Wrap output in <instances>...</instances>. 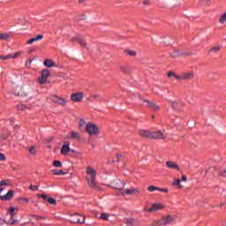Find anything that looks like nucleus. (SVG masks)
Wrapping results in <instances>:
<instances>
[{
	"label": "nucleus",
	"instance_id": "nucleus-1",
	"mask_svg": "<svg viewBox=\"0 0 226 226\" xmlns=\"http://www.w3.org/2000/svg\"><path fill=\"white\" fill-rule=\"evenodd\" d=\"M86 180L87 181V185L90 188H93V190H100V185L96 183V171L91 166L87 168Z\"/></svg>",
	"mask_w": 226,
	"mask_h": 226
},
{
	"label": "nucleus",
	"instance_id": "nucleus-2",
	"mask_svg": "<svg viewBox=\"0 0 226 226\" xmlns=\"http://www.w3.org/2000/svg\"><path fill=\"white\" fill-rule=\"evenodd\" d=\"M70 222L72 223H86V216L79 215V214H74L71 216Z\"/></svg>",
	"mask_w": 226,
	"mask_h": 226
},
{
	"label": "nucleus",
	"instance_id": "nucleus-3",
	"mask_svg": "<svg viewBox=\"0 0 226 226\" xmlns=\"http://www.w3.org/2000/svg\"><path fill=\"white\" fill-rule=\"evenodd\" d=\"M7 215H10V216H11V219L8 220L7 222H5V223H7V225H15V223H19L18 220L13 219V217L15 216V207H11L8 209Z\"/></svg>",
	"mask_w": 226,
	"mask_h": 226
},
{
	"label": "nucleus",
	"instance_id": "nucleus-4",
	"mask_svg": "<svg viewBox=\"0 0 226 226\" xmlns=\"http://www.w3.org/2000/svg\"><path fill=\"white\" fill-rule=\"evenodd\" d=\"M85 131L89 135H96L98 133V127L94 124L88 123L86 125Z\"/></svg>",
	"mask_w": 226,
	"mask_h": 226
},
{
	"label": "nucleus",
	"instance_id": "nucleus-5",
	"mask_svg": "<svg viewBox=\"0 0 226 226\" xmlns=\"http://www.w3.org/2000/svg\"><path fill=\"white\" fill-rule=\"evenodd\" d=\"M175 221H176V217L172 215H168L159 220L157 222V225H169L170 223H174Z\"/></svg>",
	"mask_w": 226,
	"mask_h": 226
},
{
	"label": "nucleus",
	"instance_id": "nucleus-6",
	"mask_svg": "<svg viewBox=\"0 0 226 226\" xmlns=\"http://www.w3.org/2000/svg\"><path fill=\"white\" fill-rule=\"evenodd\" d=\"M159 209H163V205L160 203H154L150 208H143L146 213H154V211H159Z\"/></svg>",
	"mask_w": 226,
	"mask_h": 226
},
{
	"label": "nucleus",
	"instance_id": "nucleus-7",
	"mask_svg": "<svg viewBox=\"0 0 226 226\" xmlns=\"http://www.w3.org/2000/svg\"><path fill=\"white\" fill-rule=\"evenodd\" d=\"M21 55H22V52L19 51V52H15V53H11L6 56H0V59H3V61H6L8 59H17V58L20 57Z\"/></svg>",
	"mask_w": 226,
	"mask_h": 226
},
{
	"label": "nucleus",
	"instance_id": "nucleus-8",
	"mask_svg": "<svg viewBox=\"0 0 226 226\" xmlns=\"http://www.w3.org/2000/svg\"><path fill=\"white\" fill-rule=\"evenodd\" d=\"M124 185V182L121 180H115L111 183V188H114V190H123Z\"/></svg>",
	"mask_w": 226,
	"mask_h": 226
},
{
	"label": "nucleus",
	"instance_id": "nucleus-9",
	"mask_svg": "<svg viewBox=\"0 0 226 226\" xmlns=\"http://www.w3.org/2000/svg\"><path fill=\"white\" fill-rule=\"evenodd\" d=\"M84 94L82 92H78L71 95V100L72 102H82Z\"/></svg>",
	"mask_w": 226,
	"mask_h": 226
},
{
	"label": "nucleus",
	"instance_id": "nucleus-10",
	"mask_svg": "<svg viewBox=\"0 0 226 226\" xmlns=\"http://www.w3.org/2000/svg\"><path fill=\"white\" fill-rule=\"evenodd\" d=\"M151 139H165V134L162 131L151 132Z\"/></svg>",
	"mask_w": 226,
	"mask_h": 226
},
{
	"label": "nucleus",
	"instance_id": "nucleus-11",
	"mask_svg": "<svg viewBox=\"0 0 226 226\" xmlns=\"http://www.w3.org/2000/svg\"><path fill=\"white\" fill-rule=\"evenodd\" d=\"M145 107H148L149 109H152V110H160V106L156 105L154 102L144 100Z\"/></svg>",
	"mask_w": 226,
	"mask_h": 226
},
{
	"label": "nucleus",
	"instance_id": "nucleus-12",
	"mask_svg": "<svg viewBox=\"0 0 226 226\" xmlns=\"http://www.w3.org/2000/svg\"><path fill=\"white\" fill-rule=\"evenodd\" d=\"M166 167L167 169H172L178 171L181 170V169L179 168V165L172 161H167Z\"/></svg>",
	"mask_w": 226,
	"mask_h": 226
},
{
	"label": "nucleus",
	"instance_id": "nucleus-13",
	"mask_svg": "<svg viewBox=\"0 0 226 226\" xmlns=\"http://www.w3.org/2000/svg\"><path fill=\"white\" fill-rule=\"evenodd\" d=\"M71 151H72V149L70 148V143H69V141H67V142H65L64 145L62 146L61 154L66 155Z\"/></svg>",
	"mask_w": 226,
	"mask_h": 226
},
{
	"label": "nucleus",
	"instance_id": "nucleus-14",
	"mask_svg": "<svg viewBox=\"0 0 226 226\" xmlns=\"http://www.w3.org/2000/svg\"><path fill=\"white\" fill-rule=\"evenodd\" d=\"M72 41H78V43H79V45H81L83 49H86V47H87V43L86 42V41L79 36L72 37Z\"/></svg>",
	"mask_w": 226,
	"mask_h": 226
},
{
	"label": "nucleus",
	"instance_id": "nucleus-15",
	"mask_svg": "<svg viewBox=\"0 0 226 226\" xmlns=\"http://www.w3.org/2000/svg\"><path fill=\"white\" fill-rule=\"evenodd\" d=\"M126 195H140V190L132 187L131 189H127L125 191Z\"/></svg>",
	"mask_w": 226,
	"mask_h": 226
},
{
	"label": "nucleus",
	"instance_id": "nucleus-16",
	"mask_svg": "<svg viewBox=\"0 0 226 226\" xmlns=\"http://www.w3.org/2000/svg\"><path fill=\"white\" fill-rule=\"evenodd\" d=\"M193 79V72H184L180 75V80H192Z\"/></svg>",
	"mask_w": 226,
	"mask_h": 226
},
{
	"label": "nucleus",
	"instance_id": "nucleus-17",
	"mask_svg": "<svg viewBox=\"0 0 226 226\" xmlns=\"http://www.w3.org/2000/svg\"><path fill=\"white\" fill-rule=\"evenodd\" d=\"M44 66L47 68H57V64H56V63L50 59H46L44 61Z\"/></svg>",
	"mask_w": 226,
	"mask_h": 226
},
{
	"label": "nucleus",
	"instance_id": "nucleus-18",
	"mask_svg": "<svg viewBox=\"0 0 226 226\" xmlns=\"http://www.w3.org/2000/svg\"><path fill=\"white\" fill-rule=\"evenodd\" d=\"M40 40H43V35L39 34L36 37L31 38L30 40L26 41V43L28 45H32V43H34V41H40Z\"/></svg>",
	"mask_w": 226,
	"mask_h": 226
},
{
	"label": "nucleus",
	"instance_id": "nucleus-19",
	"mask_svg": "<svg viewBox=\"0 0 226 226\" xmlns=\"http://www.w3.org/2000/svg\"><path fill=\"white\" fill-rule=\"evenodd\" d=\"M139 135L140 137H143V139H151V132L146 131V130H141L139 131Z\"/></svg>",
	"mask_w": 226,
	"mask_h": 226
},
{
	"label": "nucleus",
	"instance_id": "nucleus-20",
	"mask_svg": "<svg viewBox=\"0 0 226 226\" xmlns=\"http://www.w3.org/2000/svg\"><path fill=\"white\" fill-rule=\"evenodd\" d=\"M13 197V191L10 190L6 194L0 196L1 200H10Z\"/></svg>",
	"mask_w": 226,
	"mask_h": 226
},
{
	"label": "nucleus",
	"instance_id": "nucleus-21",
	"mask_svg": "<svg viewBox=\"0 0 226 226\" xmlns=\"http://www.w3.org/2000/svg\"><path fill=\"white\" fill-rule=\"evenodd\" d=\"M66 139H80V133L78 132L72 131L70 132V135L66 137Z\"/></svg>",
	"mask_w": 226,
	"mask_h": 226
},
{
	"label": "nucleus",
	"instance_id": "nucleus-22",
	"mask_svg": "<svg viewBox=\"0 0 226 226\" xmlns=\"http://www.w3.org/2000/svg\"><path fill=\"white\" fill-rule=\"evenodd\" d=\"M168 77H174L177 80H181V75H177L175 72H168Z\"/></svg>",
	"mask_w": 226,
	"mask_h": 226
},
{
	"label": "nucleus",
	"instance_id": "nucleus-23",
	"mask_svg": "<svg viewBox=\"0 0 226 226\" xmlns=\"http://www.w3.org/2000/svg\"><path fill=\"white\" fill-rule=\"evenodd\" d=\"M53 174H55V176H64V171H63V170H53Z\"/></svg>",
	"mask_w": 226,
	"mask_h": 226
},
{
	"label": "nucleus",
	"instance_id": "nucleus-24",
	"mask_svg": "<svg viewBox=\"0 0 226 226\" xmlns=\"http://www.w3.org/2000/svg\"><path fill=\"white\" fill-rule=\"evenodd\" d=\"M110 216V215L107 214V213H102L101 214V220H104L105 222L109 221V217Z\"/></svg>",
	"mask_w": 226,
	"mask_h": 226
},
{
	"label": "nucleus",
	"instance_id": "nucleus-25",
	"mask_svg": "<svg viewBox=\"0 0 226 226\" xmlns=\"http://www.w3.org/2000/svg\"><path fill=\"white\" fill-rule=\"evenodd\" d=\"M56 103L58 105H66V100H64V98H61V97H58L57 101H56Z\"/></svg>",
	"mask_w": 226,
	"mask_h": 226
},
{
	"label": "nucleus",
	"instance_id": "nucleus-26",
	"mask_svg": "<svg viewBox=\"0 0 226 226\" xmlns=\"http://www.w3.org/2000/svg\"><path fill=\"white\" fill-rule=\"evenodd\" d=\"M49 75H50V71H49V69H46V70L42 71V73H41L42 77H44L46 79H49Z\"/></svg>",
	"mask_w": 226,
	"mask_h": 226
},
{
	"label": "nucleus",
	"instance_id": "nucleus-27",
	"mask_svg": "<svg viewBox=\"0 0 226 226\" xmlns=\"http://www.w3.org/2000/svg\"><path fill=\"white\" fill-rule=\"evenodd\" d=\"M171 57H177L179 56H183V54H180L178 50H174L172 53H170Z\"/></svg>",
	"mask_w": 226,
	"mask_h": 226
},
{
	"label": "nucleus",
	"instance_id": "nucleus-28",
	"mask_svg": "<svg viewBox=\"0 0 226 226\" xmlns=\"http://www.w3.org/2000/svg\"><path fill=\"white\" fill-rule=\"evenodd\" d=\"M53 166H54V167L61 168V167H63V163H62L60 161L55 160V161L53 162Z\"/></svg>",
	"mask_w": 226,
	"mask_h": 226
},
{
	"label": "nucleus",
	"instance_id": "nucleus-29",
	"mask_svg": "<svg viewBox=\"0 0 226 226\" xmlns=\"http://www.w3.org/2000/svg\"><path fill=\"white\" fill-rule=\"evenodd\" d=\"M219 22L221 24H225V22H226V12L221 16V18L219 19Z\"/></svg>",
	"mask_w": 226,
	"mask_h": 226
},
{
	"label": "nucleus",
	"instance_id": "nucleus-30",
	"mask_svg": "<svg viewBox=\"0 0 226 226\" xmlns=\"http://www.w3.org/2000/svg\"><path fill=\"white\" fill-rule=\"evenodd\" d=\"M48 202H49V204H50L51 206H56V204H57V201H56L55 199H53V198H49V199H48Z\"/></svg>",
	"mask_w": 226,
	"mask_h": 226
},
{
	"label": "nucleus",
	"instance_id": "nucleus-31",
	"mask_svg": "<svg viewBox=\"0 0 226 226\" xmlns=\"http://www.w3.org/2000/svg\"><path fill=\"white\" fill-rule=\"evenodd\" d=\"M10 38V34H0V41L1 40H8Z\"/></svg>",
	"mask_w": 226,
	"mask_h": 226
},
{
	"label": "nucleus",
	"instance_id": "nucleus-32",
	"mask_svg": "<svg viewBox=\"0 0 226 226\" xmlns=\"http://www.w3.org/2000/svg\"><path fill=\"white\" fill-rule=\"evenodd\" d=\"M125 52L126 54H128V56H137V53L132 49H126Z\"/></svg>",
	"mask_w": 226,
	"mask_h": 226
},
{
	"label": "nucleus",
	"instance_id": "nucleus-33",
	"mask_svg": "<svg viewBox=\"0 0 226 226\" xmlns=\"http://www.w3.org/2000/svg\"><path fill=\"white\" fill-rule=\"evenodd\" d=\"M58 96H56V95H50L49 96V100L51 101V102H54V103H57V100H58Z\"/></svg>",
	"mask_w": 226,
	"mask_h": 226
},
{
	"label": "nucleus",
	"instance_id": "nucleus-34",
	"mask_svg": "<svg viewBox=\"0 0 226 226\" xmlns=\"http://www.w3.org/2000/svg\"><path fill=\"white\" fill-rule=\"evenodd\" d=\"M85 124H86V121L84 119H80L79 122V130H82V128H84Z\"/></svg>",
	"mask_w": 226,
	"mask_h": 226
},
{
	"label": "nucleus",
	"instance_id": "nucleus-35",
	"mask_svg": "<svg viewBox=\"0 0 226 226\" xmlns=\"http://www.w3.org/2000/svg\"><path fill=\"white\" fill-rule=\"evenodd\" d=\"M28 151L30 154H36V147H31Z\"/></svg>",
	"mask_w": 226,
	"mask_h": 226
},
{
	"label": "nucleus",
	"instance_id": "nucleus-36",
	"mask_svg": "<svg viewBox=\"0 0 226 226\" xmlns=\"http://www.w3.org/2000/svg\"><path fill=\"white\" fill-rule=\"evenodd\" d=\"M174 186H178L179 188H183V186H181V180L177 179L175 182H173Z\"/></svg>",
	"mask_w": 226,
	"mask_h": 226
},
{
	"label": "nucleus",
	"instance_id": "nucleus-37",
	"mask_svg": "<svg viewBox=\"0 0 226 226\" xmlns=\"http://www.w3.org/2000/svg\"><path fill=\"white\" fill-rule=\"evenodd\" d=\"M38 188H39L38 185H31L29 186V190H31L32 192H38Z\"/></svg>",
	"mask_w": 226,
	"mask_h": 226
},
{
	"label": "nucleus",
	"instance_id": "nucleus-38",
	"mask_svg": "<svg viewBox=\"0 0 226 226\" xmlns=\"http://www.w3.org/2000/svg\"><path fill=\"white\" fill-rule=\"evenodd\" d=\"M218 50H220V47L216 46V47H213L210 49V53L213 52L214 54H216V52H218Z\"/></svg>",
	"mask_w": 226,
	"mask_h": 226
},
{
	"label": "nucleus",
	"instance_id": "nucleus-39",
	"mask_svg": "<svg viewBox=\"0 0 226 226\" xmlns=\"http://www.w3.org/2000/svg\"><path fill=\"white\" fill-rule=\"evenodd\" d=\"M45 82H47V78H45L44 76L39 78V83L45 84Z\"/></svg>",
	"mask_w": 226,
	"mask_h": 226
},
{
	"label": "nucleus",
	"instance_id": "nucleus-40",
	"mask_svg": "<svg viewBox=\"0 0 226 226\" xmlns=\"http://www.w3.org/2000/svg\"><path fill=\"white\" fill-rule=\"evenodd\" d=\"M158 191V187H155L154 185L148 186V192H155Z\"/></svg>",
	"mask_w": 226,
	"mask_h": 226
},
{
	"label": "nucleus",
	"instance_id": "nucleus-41",
	"mask_svg": "<svg viewBox=\"0 0 226 226\" xmlns=\"http://www.w3.org/2000/svg\"><path fill=\"white\" fill-rule=\"evenodd\" d=\"M125 223H126V226L133 225V219H127Z\"/></svg>",
	"mask_w": 226,
	"mask_h": 226
},
{
	"label": "nucleus",
	"instance_id": "nucleus-42",
	"mask_svg": "<svg viewBox=\"0 0 226 226\" xmlns=\"http://www.w3.org/2000/svg\"><path fill=\"white\" fill-rule=\"evenodd\" d=\"M120 71L123 72V73H128V67L121 66Z\"/></svg>",
	"mask_w": 226,
	"mask_h": 226
},
{
	"label": "nucleus",
	"instance_id": "nucleus-43",
	"mask_svg": "<svg viewBox=\"0 0 226 226\" xmlns=\"http://www.w3.org/2000/svg\"><path fill=\"white\" fill-rule=\"evenodd\" d=\"M219 176L221 177H226V168L219 173Z\"/></svg>",
	"mask_w": 226,
	"mask_h": 226
},
{
	"label": "nucleus",
	"instance_id": "nucleus-44",
	"mask_svg": "<svg viewBox=\"0 0 226 226\" xmlns=\"http://www.w3.org/2000/svg\"><path fill=\"white\" fill-rule=\"evenodd\" d=\"M38 197H41V199H43V200H49V196H47L46 194H39Z\"/></svg>",
	"mask_w": 226,
	"mask_h": 226
},
{
	"label": "nucleus",
	"instance_id": "nucleus-45",
	"mask_svg": "<svg viewBox=\"0 0 226 226\" xmlns=\"http://www.w3.org/2000/svg\"><path fill=\"white\" fill-rule=\"evenodd\" d=\"M8 185V183H6V180H2L0 182V186H6Z\"/></svg>",
	"mask_w": 226,
	"mask_h": 226
},
{
	"label": "nucleus",
	"instance_id": "nucleus-46",
	"mask_svg": "<svg viewBox=\"0 0 226 226\" xmlns=\"http://www.w3.org/2000/svg\"><path fill=\"white\" fill-rule=\"evenodd\" d=\"M158 192H162L163 193H167L169 192V189H162V188H158L157 190Z\"/></svg>",
	"mask_w": 226,
	"mask_h": 226
},
{
	"label": "nucleus",
	"instance_id": "nucleus-47",
	"mask_svg": "<svg viewBox=\"0 0 226 226\" xmlns=\"http://www.w3.org/2000/svg\"><path fill=\"white\" fill-rule=\"evenodd\" d=\"M20 200H22L23 204H27V202H29V200L27 198L20 199Z\"/></svg>",
	"mask_w": 226,
	"mask_h": 226
},
{
	"label": "nucleus",
	"instance_id": "nucleus-48",
	"mask_svg": "<svg viewBox=\"0 0 226 226\" xmlns=\"http://www.w3.org/2000/svg\"><path fill=\"white\" fill-rule=\"evenodd\" d=\"M91 98H93V100H98V98H100L99 94H94L91 96Z\"/></svg>",
	"mask_w": 226,
	"mask_h": 226
},
{
	"label": "nucleus",
	"instance_id": "nucleus-49",
	"mask_svg": "<svg viewBox=\"0 0 226 226\" xmlns=\"http://www.w3.org/2000/svg\"><path fill=\"white\" fill-rule=\"evenodd\" d=\"M5 158H4V154H0V162H4Z\"/></svg>",
	"mask_w": 226,
	"mask_h": 226
},
{
	"label": "nucleus",
	"instance_id": "nucleus-50",
	"mask_svg": "<svg viewBox=\"0 0 226 226\" xmlns=\"http://www.w3.org/2000/svg\"><path fill=\"white\" fill-rule=\"evenodd\" d=\"M23 109H26V106L24 105L18 106V110H23Z\"/></svg>",
	"mask_w": 226,
	"mask_h": 226
},
{
	"label": "nucleus",
	"instance_id": "nucleus-51",
	"mask_svg": "<svg viewBox=\"0 0 226 226\" xmlns=\"http://www.w3.org/2000/svg\"><path fill=\"white\" fill-rule=\"evenodd\" d=\"M119 158H121V154H117V160L115 162H119Z\"/></svg>",
	"mask_w": 226,
	"mask_h": 226
},
{
	"label": "nucleus",
	"instance_id": "nucleus-52",
	"mask_svg": "<svg viewBox=\"0 0 226 226\" xmlns=\"http://www.w3.org/2000/svg\"><path fill=\"white\" fill-rule=\"evenodd\" d=\"M31 63H33V59L27 60L26 66H27V64H31Z\"/></svg>",
	"mask_w": 226,
	"mask_h": 226
},
{
	"label": "nucleus",
	"instance_id": "nucleus-53",
	"mask_svg": "<svg viewBox=\"0 0 226 226\" xmlns=\"http://www.w3.org/2000/svg\"><path fill=\"white\" fill-rule=\"evenodd\" d=\"M186 179H187V178H186V176H183V177H182V181L185 182Z\"/></svg>",
	"mask_w": 226,
	"mask_h": 226
},
{
	"label": "nucleus",
	"instance_id": "nucleus-54",
	"mask_svg": "<svg viewBox=\"0 0 226 226\" xmlns=\"http://www.w3.org/2000/svg\"><path fill=\"white\" fill-rule=\"evenodd\" d=\"M177 105V102H173L172 103V107L174 108V109H176V106Z\"/></svg>",
	"mask_w": 226,
	"mask_h": 226
},
{
	"label": "nucleus",
	"instance_id": "nucleus-55",
	"mask_svg": "<svg viewBox=\"0 0 226 226\" xmlns=\"http://www.w3.org/2000/svg\"><path fill=\"white\" fill-rule=\"evenodd\" d=\"M35 218H36L37 220H42V219H43V217H41V216H35Z\"/></svg>",
	"mask_w": 226,
	"mask_h": 226
},
{
	"label": "nucleus",
	"instance_id": "nucleus-56",
	"mask_svg": "<svg viewBox=\"0 0 226 226\" xmlns=\"http://www.w3.org/2000/svg\"><path fill=\"white\" fill-rule=\"evenodd\" d=\"M143 4H149V2H148L147 0H145V1L143 2Z\"/></svg>",
	"mask_w": 226,
	"mask_h": 226
},
{
	"label": "nucleus",
	"instance_id": "nucleus-57",
	"mask_svg": "<svg viewBox=\"0 0 226 226\" xmlns=\"http://www.w3.org/2000/svg\"><path fill=\"white\" fill-rule=\"evenodd\" d=\"M85 0H79V3H84Z\"/></svg>",
	"mask_w": 226,
	"mask_h": 226
},
{
	"label": "nucleus",
	"instance_id": "nucleus-58",
	"mask_svg": "<svg viewBox=\"0 0 226 226\" xmlns=\"http://www.w3.org/2000/svg\"><path fill=\"white\" fill-rule=\"evenodd\" d=\"M3 190H4V188H0V193H1V192H3Z\"/></svg>",
	"mask_w": 226,
	"mask_h": 226
},
{
	"label": "nucleus",
	"instance_id": "nucleus-59",
	"mask_svg": "<svg viewBox=\"0 0 226 226\" xmlns=\"http://www.w3.org/2000/svg\"><path fill=\"white\" fill-rule=\"evenodd\" d=\"M18 95H19V96H22V94H18Z\"/></svg>",
	"mask_w": 226,
	"mask_h": 226
},
{
	"label": "nucleus",
	"instance_id": "nucleus-60",
	"mask_svg": "<svg viewBox=\"0 0 226 226\" xmlns=\"http://www.w3.org/2000/svg\"><path fill=\"white\" fill-rule=\"evenodd\" d=\"M72 153H75V150H71Z\"/></svg>",
	"mask_w": 226,
	"mask_h": 226
},
{
	"label": "nucleus",
	"instance_id": "nucleus-61",
	"mask_svg": "<svg viewBox=\"0 0 226 226\" xmlns=\"http://www.w3.org/2000/svg\"><path fill=\"white\" fill-rule=\"evenodd\" d=\"M0 222H4V220H2V219H0Z\"/></svg>",
	"mask_w": 226,
	"mask_h": 226
},
{
	"label": "nucleus",
	"instance_id": "nucleus-62",
	"mask_svg": "<svg viewBox=\"0 0 226 226\" xmlns=\"http://www.w3.org/2000/svg\"><path fill=\"white\" fill-rule=\"evenodd\" d=\"M81 17H82L81 19H84V16H81Z\"/></svg>",
	"mask_w": 226,
	"mask_h": 226
},
{
	"label": "nucleus",
	"instance_id": "nucleus-63",
	"mask_svg": "<svg viewBox=\"0 0 226 226\" xmlns=\"http://www.w3.org/2000/svg\"><path fill=\"white\" fill-rule=\"evenodd\" d=\"M207 2L209 1V0H206Z\"/></svg>",
	"mask_w": 226,
	"mask_h": 226
}]
</instances>
